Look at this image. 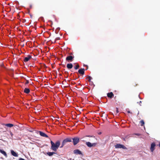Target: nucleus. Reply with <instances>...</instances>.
<instances>
[{
  "instance_id": "f03ea898",
  "label": "nucleus",
  "mask_w": 160,
  "mask_h": 160,
  "mask_svg": "<svg viewBox=\"0 0 160 160\" xmlns=\"http://www.w3.org/2000/svg\"><path fill=\"white\" fill-rule=\"evenodd\" d=\"M72 138L71 137H68L64 139L62 143L61 146L60 147V148H62L64 145L68 142H70L72 141Z\"/></svg>"
},
{
  "instance_id": "c756f323",
  "label": "nucleus",
  "mask_w": 160,
  "mask_h": 160,
  "mask_svg": "<svg viewBox=\"0 0 160 160\" xmlns=\"http://www.w3.org/2000/svg\"><path fill=\"white\" fill-rule=\"evenodd\" d=\"M128 113H130V111H128Z\"/></svg>"
},
{
  "instance_id": "f3484780",
  "label": "nucleus",
  "mask_w": 160,
  "mask_h": 160,
  "mask_svg": "<svg viewBox=\"0 0 160 160\" xmlns=\"http://www.w3.org/2000/svg\"><path fill=\"white\" fill-rule=\"evenodd\" d=\"M54 154H55V153L54 152H47V154L49 156H52Z\"/></svg>"
},
{
  "instance_id": "393cba45",
  "label": "nucleus",
  "mask_w": 160,
  "mask_h": 160,
  "mask_svg": "<svg viewBox=\"0 0 160 160\" xmlns=\"http://www.w3.org/2000/svg\"><path fill=\"white\" fill-rule=\"evenodd\" d=\"M29 83V81L28 80H26V81L25 82V84H27Z\"/></svg>"
},
{
  "instance_id": "2f4dec72",
  "label": "nucleus",
  "mask_w": 160,
  "mask_h": 160,
  "mask_svg": "<svg viewBox=\"0 0 160 160\" xmlns=\"http://www.w3.org/2000/svg\"><path fill=\"white\" fill-rule=\"evenodd\" d=\"M86 66L87 67V68L86 70H87L88 69V67L87 65H86Z\"/></svg>"
},
{
  "instance_id": "9d476101",
  "label": "nucleus",
  "mask_w": 160,
  "mask_h": 160,
  "mask_svg": "<svg viewBox=\"0 0 160 160\" xmlns=\"http://www.w3.org/2000/svg\"><path fill=\"white\" fill-rule=\"evenodd\" d=\"M84 68H82L78 70V72L80 74L83 75L84 74Z\"/></svg>"
},
{
  "instance_id": "bb28decb",
  "label": "nucleus",
  "mask_w": 160,
  "mask_h": 160,
  "mask_svg": "<svg viewBox=\"0 0 160 160\" xmlns=\"http://www.w3.org/2000/svg\"><path fill=\"white\" fill-rule=\"evenodd\" d=\"M19 160H26L23 158H20L19 159Z\"/></svg>"
},
{
  "instance_id": "cd10ccee",
  "label": "nucleus",
  "mask_w": 160,
  "mask_h": 160,
  "mask_svg": "<svg viewBox=\"0 0 160 160\" xmlns=\"http://www.w3.org/2000/svg\"><path fill=\"white\" fill-rule=\"evenodd\" d=\"M116 112L118 113V109L117 108H116Z\"/></svg>"
},
{
  "instance_id": "c85d7f7f",
  "label": "nucleus",
  "mask_w": 160,
  "mask_h": 160,
  "mask_svg": "<svg viewBox=\"0 0 160 160\" xmlns=\"http://www.w3.org/2000/svg\"><path fill=\"white\" fill-rule=\"evenodd\" d=\"M158 146L160 148V142H159Z\"/></svg>"
},
{
  "instance_id": "9b49d317",
  "label": "nucleus",
  "mask_w": 160,
  "mask_h": 160,
  "mask_svg": "<svg viewBox=\"0 0 160 160\" xmlns=\"http://www.w3.org/2000/svg\"><path fill=\"white\" fill-rule=\"evenodd\" d=\"M39 134L42 137H45L46 138L48 137V136L47 135L42 132L39 131Z\"/></svg>"
},
{
  "instance_id": "7c9ffc66",
  "label": "nucleus",
  "mask_w": 160,
  "mask_h": 160,
  "mask_svg": "<svg viewBox=\"0 0 160 160\" xmlns=\"http://www.w3.org/2000/svg\"><path fill=\"white\" fill-rule=\"evenodd\" d=\"M62 66H63V67H65V66L64 65H62Z\"/></svg>"
},
{
  "instance_id": "2eb2a0df",
  "label": "nucleus",
  "mask_w": 160,
  "mask_h": 160,
  "mask_svg": "<svg viewBox=\"0 0 160 160\" xmlns=\"http://www.w3.org/2000/svg\"><path fill=\"white\" fill-rule=\"evenodd\" d=\"M11 153L14 157H17L18 156V154L13 150L11 151Z\"/></svg>"
},
{
  "instance_id": "f257e3e1",
  "label": "nucleus",
  "mask_w": 160,
  "mask_h": 160,
  "mask_svg": "<svg viewBox=\"0 0 160 160\" xmlns=\"http://www.w3.org/2000/svg\"><path fill=\"white\" fill-rule=\"evenodd\" d=\"M51 149L54 151H56L57 150L60 145V142L59 140L57 141L55 143L52 141H51Z\"/></svg>"
},
{
  "instance_id": "1a4fd4ad",
  "label": "nucleus",
  "mask_w": 160,
  "mask_h": 160,
  "mask_svg": "<svg viewBox=\"0 0 160 160\" xmlns=\"http://www.w3.org/2000/svg\"><path fill=\"white\" fill-rule=\"evenodd\" d=\"M32 57L30 55H28L27 57H25L23 61L25 62H27Z\"/></svg>"
},
{
  "instance_id": "5701e85b",
  "label": "nucleus",
  "mask_w": 160,
  "mask_h": 160,
  "mask_svg": "<svg viewBox=\"0 0 160 160\" xmlns=\"http://www.w3.org/2000/svg\"><path fill=\"white\" fill-rule=\"evenodd\" d=\"M86 137H93V138L94 139H96V138H95V137L94 136H90V135H88V136H86Z\"/></svg>"
},
{
  "instance_id": "4468645a",
  "label": "nucleus",
  "mask_w": 160,
  "mask_h": 160,
  "mask_svg": "<svg viewBox=\"0 0 160 160\" xmlns=\"http://www.w3.org/2000/svg\"><path fill=\"white\" fill-rule=\"evenodd\" d=\"M0 152L3 154L6 157H7V155L6 152L4 150L0 149Z\"/></svg>"
},
{
  "instance_id": "0eeeda50",
  "label": "nucleus",
  "mask_w": 160,
  "mask_h": 160,
  "mask_svg": "<svg viewBox=\"0 0 160 160\" xmlns=\"http://www.w3.org/2000/svg\"><path fill=\"white\" fill-rule=\"evenodd\" d=\"M155 146V143L154 142H153L151 144L150 148V150L152 152H153L154 150Z\"/></svg>"
},
{
  "instance_id": "4be33fe9",
  "label": "nucleus",
  "mask_w": 160,
  "mask_h": 160,
  "mask_svg": "<svg viewBox=\"0 0 160 160\" xmlns=\"http://www.w3.org/2000/svg\"><path fill=\"white\" fill-rule=\"evenodd\" d=\"M10 134L11 135V138L12 139L13 138V134L10 131Z\"/></svg>"
},
{
  "instance_id": "20e7f679",
  "label": "nucleus",
  "mask_w": 160,
  "mask_h": 160,
  "mask_svg": "<svg viewBox=\"0 0 160 160\" xmlns=\"http://www.w3.org/2000/svg\"><path fill=\"white\" fill-rule=\"evenodd\" d=\"M86 144L88 147L91 148L92 147L95 146L97 143H92L90 142H86Z\"/></svg>"
},
{
  "instance_id": "b1692460",
  "label": "nucleus",
  "mask_w": 160,
  "mask_h": 160,
  "mask_svg": "<svg viewBox=\"0 0 160 160\" xmlns=\"http://www.w3.org/2000/svg\"><path fill=\"white\" fill-rule=\"evenodd\" d=\"M60 39V38H59V37H58V38H57L56 39H55V42H56V40H59Z\"/></svg>"
},
{
  "instance_id": "ddd939ff",
  "label": "nucleus",
  "mask_w": 160,
  "mask_h": 160,
  "mask_svg": "<svg viewBox=\"0 0 160 160\" xmlns=\"http://www.w3.org/2000/svg\"><path fill=\"white\" fill-rule=\"evenodd\" d=\"M67 67L68 69H70L72 68L73 65L71 63H68L67 64Z\"/></svg>"
},
{
  "instance_id": "a878e982",
  "label": "nucleus",
  "mask_w": 160,
  "mask_h": 160,
  "mask_svg": "<svg viewBox=\"0 0 160 160\" xmlns=\"http://www.w3.org/2000/svg\"><path fill=\"white\" fill-rule=\"evenodd\" d=\"M137 103H138L140 106L141 105V104L142 103L141 101H140L139 102H138Z\"/></svg>"
},
{
  "instance_id": "6e6552de",
  "label": "nucleus",
  "mask_w": 160,
  "mask_h": 160,
  "mask_svg": "<svg viewBox=\"0 0 160 160\" xmlns=\"http://www.w3.org/2000/svg\"><path fill=\"white\" fill-rule=\"evenodd\" d=\"M116 148H124L125 147L123 145L120 144H117L115 146Z\"/></svg>"
},
{
  "instance_id": "a211bd4d",
  "label": "nucleus",
  "mask_w": 160,
  "mask_h": 160,
  "mask_svg": "<svg viewBox=\"0 0 160 160\" xmlns=\"http://www.w3.org/2000/svg\"><path fill=\"white\" fill-rule=\"evenodd\" d=\"M5 125L8 127L10 128L14 126L13 124L11 123L6 124H5Z\"/></svg>"
},
{
  "instance_id": "aec40b11",
  "label": "nucleus",
  "mask_w": 160,
  "mask_h": 160,
  "mask_svg": "<svg viewBox=\"0 0 160 160\" xmlns=\"http://www.w3.org/2000/svg\"><path fill=\"white\" fill-rule=\"evenodd\" d=\"M92 79V78L89 76H88V77L86 78V79L88 81L90 82L91 80Z\"/></svg>"
},
{
  "instance_id": "f8f14e48",
  "label": "nucleus",
  "mask_w": 160,
  "mask_h": 160,
  "mask_svg": "<svg viewBox=\"0 0 160 160\" xmlns=\"http://www.w3.org/2000/svg\"><path fill=\"white\" fill-rule=\"evenodd\" d=\"M113 96H114V94L112 92H109L107 94V96L108 98H112L113 97Z\"/></svg>"
},
{
  "instance_id": "412c9836",
  "label": "nucleus",
  "mask_w": 160,
  "mask_h": 160,
  "mask_svg": "<svg viewBox=\"0 0 160 160\" xmlns=\"http://www.w3.org/2000/svg\"><path fill=\"white\" fill-rule=\"evenodd\" d=\"M79 68V66L78 64H77L74 67V68L75 69L77 70Z\"/></svg>"
},
{
  "instance_id": "423d86ee",
  "label": "nucleus",
  "mask_w": 160,
  "mask_h": 160,
  "mask_svg": "<svg viewBox=\"0 0 160 160\" xmlns=\"http://www.w3.org/2000/svg\"><path fill=\"white\" fill-rule=\"evenodd\" d=\"M73 152L75 154L82 155V152L78 149H76L73 151Z\"/></svg>"
},
{
  "instance_id": "39448f33",
  "label": "nucleus",
  "mask_w": 160,
  "mask_h": 160,
  "mask_svg": "<svg viewBox=\"0 0 160 160\" xmlns=\"http://www.w3.org/2000/svg\"><path fill=\"white\" fill-rule=\"evenodd\" d=\"M74 57L72 56H68L66 58V60L68 61L72 62L73 61Z\"/></svg>"
},
{
  "instance_id": "dca6fc26",
  "label": "nucleus",
  "mask_w": 160,
  "mask_h": 160,
  "mask_svg": "<svg viewBox=\"0 0 160 160\" xmlns=\"http://www.w3.org/2000/svg\"><path fill=\"white\" fill-rule=\"evenodd\" d=\"M24 92L25 93L28 94L29 93L30 91L29 88H25L24 90Z\"/></svg>"
},
{
  "instance_id": "6ab92c4d",
  "label": "nucleus",
  "mask_w": 160,
  "mask_h": 160,
  "mask_svg": "<svg viewBox=\"0 0 160 160\" xmlns=\"http://www.w3.org/2000/svg\"><path fill=\"white\" fill-rule=\"evenodd\" d=\"M140 123L141 126H142L144 124V122L143 120H141L140 122Z\"/></svg>"
},
{
  "instance_id": "7ed1b4c3",
  "label": "nucleus",
  "mask_w": 160,
  "mask_h": 160,
  "mask_svg": "<svg viewBox=\"0 0 160 160\" xmlns=\"http://www.w3.org/2000/svg\"><path fill=\"white\" fill-rule=\"evenodd\" d=\"M72 142L74 145H75L78 144L80 141L79 138L78 137H74L73 138H72Z\"/></svg>"
}]
</instances>
